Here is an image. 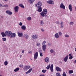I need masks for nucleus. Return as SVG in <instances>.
I'll return each mask as SVG.
<instances>
[{"label": "nucleus", "mask_w": 76, "mask_h": 76, "mask_svg": "<svg viewBox=\"0 0 76 76\" xmlns=\"http://www.w3.org/2000/svg\"><path fill=\"white\" fill-rule=\"evenodd\" d=\"M42 6V3L41 2H39L35 5L36 7H40Z\"/></svg>", "instance_id": "nucleus-1"}, {"label": "nucleus", "mask_w": 76, "mask_h": 76, "mask_svg": "<svg viewBox=\"0 0 76 76\" xmlns=\"http://www.w3.org/2000/svg\"><path fill=\"white\" fill-rule=\"evenodd\" d=\"M10 37L11 38H15V37H16V34L15 33H12L11 31Z\"/></svg>", "instance_id": "nucleus-2"}, {"label": "nucleus", "mask_w": 76, "mask_h": 76, "mask_svg": "<svg viewBox=\"0 0 76 76\" xmlns=\"http://www.w3.org/2000/svg\"><path fill=\"white\" fill-rule=\"evenodd\" d=\"M11 31H7L5 32V34L6 35H7V36H8V37H10V35L11 34Z\"/></svg>", "instance_id": "nucleus-3"}, {"label": "nucleus", "mask_w": 76, "mask_h": 76, "mask_svg": "<svg viewBox=\"0 0 76 76\" xmlns=\"http://www.w3.org/2000/svg\"><path fill=\"white\" fill-rule=\"evenodd\" d=\"M38 53L37 52H36L34 55V60H36L38 57Z\"/></svg>", "instance_id": "nucleus-4"}, {"label": "nucleus", "mask_w": 76, "mask_h": 76, "mask_svg": "<svg viewBox=\"0 0 76 76\" xmlns=\"http://www.w3.org/2000/svg\"><path fill=\"white\" fill-rule=\"evenodd\" d=\"M19 10V7L16 6L14 7V10L15 13H17Z\"/></svg>", "instance_id": "nucleus-5"}, {"label": "nucleus", "mask_w": 76, "mask_h": 76, "mask_svg": "<svg viewBox=\"0 0 76 76\" xmlns=\"http://www.w3.org/2000/svg\"><path fill=\"white\" fill-rule=\"evenodd\" d=\"M60 8L63 9H65V6L63 3H61L60 5Z\"/></svg>", "instance_id": "nucleus-6"}, {"label": "nucleus", "mask_w": 76, "mask_h": 76, "mask_svg": "<svg viewBox=\"0 0 76 76\" xmlns=\"http://www.w3.org/2000/svg\"><path fill=\"white\" fill-rule=\"evenodd\" d=\"M47 3L50 4H54V1H53L50 0L47 1Z\"/></svg>", "instance_id": "nucleus-7"}, {"label": "nucleus", "mask_w": 76, "mask_h": 76, "mask_svg": "<svg viewBox=\"0 0 76 76\" xmlns=\"http://www.w3.org/2000/svg\"><path fill=\"white\" fill-rule=\"evenodd\" d=\"M46 45H43L42 46V50L43 51H45V50H46Z\"/></svg>", "instance_id": "nucleus-8"}, {"label": "nucleus", "mask_w": 76, "mask_h": 76, "mask_svg": "<svg viewBox=\"0 0 76 76\" xmlns=\"http://www.w3.org/2000/svg\"><path fill=\"white\" fill-rule=\"evenodd\" d=\"M23 37H24V38L27 39H28V38H29V35L26 34H24Z\"/></svg>", "instance_id": "nucleus-9"}, {"label": "nucleus", "mask_w": 76, "mask_h": 76, "mask_svg": "<svg viewBox=\"0 0 76 76\" xmlns=\"http://www.w3.org/2000/svg\"><path fill=\"white\" fill-rule=\"evenodd\" d=\"M45 62H46V63H48V62H49L50 61L48 57H46V58H45Z\"/></svg>", "instance_id": "nucleus-10"}, {"label": "nucleus", "mask_w": 76, "mask_h": 76, "mask_svg": "<svg viewBox=\"0 0 76 76\" xmlns=\"http://www.w3.org/2000/svg\"><path fill=\"white\" fill-rule=\"evenodd\" d=\"M6 13L7 14L9 15H12V12H10V10H7L6 11Z\"/></svg>", "instance_id": "nucleus-11"}, {"label": "nucleus", "mask_w": 76, "mask_h": 76, "mask_svg": "<svg viewBox=\"0 0 76 76\" xmlns=\"http://www.w3.org/2000/svg\"><path fill=\"white\" fill-rule=\"evenodd\" d=\"M56 69L57 72H61V69H60V68H59L58 66L56 67Z\"/></svg>", "instance_id": "nucleus-12"}, {"label": "nucleus", "mask_w": 76, "mask_h": 76, "mask_svg": "<svg viewBox=\"0 0 76 76\" xmlns=\"http://www.w3.org/2000/svg\"><path fill=\"white\" fill-rule=\"evenodd\" d=\"M41 16H42V17H44V16H45V17H46L47 15L45 14V13H44V12H42V13H40Z\"/></svg>", "instance_id": "nucleus-13"}, {"label": "nucleus", "mask_w": 76, "mask_h": 76, "mask_svg": "<svg viewBox=\"0 0 76 76\" xmlns=\"http://www.w3.org/2000/svg\"><path fill=\"white\" fill-rule=\"evenodd\" d=\"M69 56L68 55H67L65 58H64V60L65 62H66L67 61V60H68V58Z\"/></svg>", "instance_id": "nucleus-14"}, {"label": "nucleus", "mask_w": 76, "mask_h": 76, "mask_svg": "<svg viewBox=\"0 0 76 76\" xmlns=\"http://www.w3.org/2000/svg\"><path fill=\"white\" fill-rule=\"evenodd\" d=\"M30 68H31V66H27L24 67V69L25 70H28V69H29Z\"/></svg>", "instance_id": "nucleus-15"}, {"label": "nucleus", "mask_w": 76, "mask_h": 76, "mask_svg": "<svg viewBox=\"0 0 76 76\" xmlns=\"http://www.w3.org/2000/svg\"><path fill=\"white\" fill-rule=\"evenodd\" d=\"M32 38L33 39H37L38 38V35L36 34L33 35L32 37Z\"/></svg>", "instance_id": "nucleus-16"}, {"label": "nucleus", "mask_w": 76, "mask_h": 76, "mask_svg": "<svg viewBox=\"0 0 76 76\" xmlns=\"http://www.w3.org/2000/svg\"><path fill=\"white\" fill-rule=\"evenodd\" d=\"M60 25H61L60 28L61 29H62V28H63L64 26L63 22H61Z\"/></svg>", "instance_id": "nucleus-17"}, {"label": "nucleus", "mask_w": 76, "mask_h": 76, "mask_svg": "<svg viewBox=\"0 0 76 76\" xmlns=\"http://www.w3.org/2000/svg\"><path fill=\"white\" fill-rule=\"evenodd\" d=\"M18 35L19 37H23V34L22 33H18Z\"/></svg>", "instance_id": "nucleus-18"}, {"label": "nucleus", "mask_w": 76, "mask_h": 76, "mask_svg": "<svg viewBox=\"0 0 76 76\" xmlns=\"http://www.w3.org/2000/svg\"><path fill=\"white\" fill-rule=\"evenodd\" d=\"M72 5L71 4H70L69 6V9L70 10L71 12L72 11Z\"/></svg>", "instance_id": "nucleus-19"}, {"label": "nucleus", "mask_w": 76, "mask_h": 76, "mask_svg": "<svg viewBox=\"0 0 76 76\" xmlns=\"http://www.w3.org/2000/svg\"><path fill=\"white\" fill-rule=\"evenodd\" d=\"M21 28L23 30H26V26H25L23 25V26H22L21 27Z\"/></svg>", "instance_id": "nucleus-20"}, {"label": "nucleus", "mask_w": 76, "mask_h": 76, "mask_svg": "<svg viewBox=\"0 0 76 76\" xmlns=\"http://www.w3.org/2000/svg\"><path fill=\"white\" fill-rule=\"evenodd\" d=\"M38 8H39L37 10L38 12H42V7H39Z\"/></svg>", "instance_id": "nucleus-21"}, {"label": "nucleus", "mask_w": 76, "mask_h": 76, "mask_svg": "<svg viewBox=\"0 0 76 76\" xmlns=\"http://www.w3.org/2000/svg\"><path fill=\"white\" fill-rule=\"evenodd\" d=\"M55 37L56 38H59V35H58V33H56L55 35Z\"/></svg>", "instance_id": "nucleus-22"}, {"label": "nucleus", "mask_w": 76, "mask_h": 76, "mask_svg": "<svg viewBox=\"0 0 76 76\" xmlns=\"http://www.w3.org/2000/svg\"><path fill=\"white\" fill-rule=\"evenodd\" d=\"M32 70V68L30 69L28 71L26 72V74H28V73H31Z\"/></svg>", "instance_id": "nucleus-23"}, {"label": "nucleus", "mask_w": 76, "mask_h": 76, "mask_svg": "<svg viewBox=\"0 0 76 76\" xmlns=\"http://www.w3.org/2000/svg\"><path fill=\"white\" fill-rule=\"evenodd\" d=\"M42 12H43L45 14V15H46L47 13V10L46 9H44Z\"/></svg>", "instance_id": "nucleus-24"}, {"label": "nucleus", "mask_w": 76, "mask_h": 76, "mask_svg": "<svg viewBox=\"0 0 76 76\" xmlns=\"http://www.w3.org/2000/svg\"><path fill=\"white\" fill-rule=\"evenodd\" d=\"M34 1H35V0H28V1L31 4L32 3H33Z\"/></svg>", "instance_id": "nucleus-25"}, {"label": "nucleus", "mask_w": 76, "mask_h": 76, "mask_svg": "<svg viewBox=\"0 0 76 76\" xmlns=\"http://www.w3.org/2000/svg\"><path fill=\"white\" fill-rule=\"evenodd\" d=\"M1 35L3 37H6V35L5 33L3 32L1 33Z\"/></svg>", "instance_id": "nucleus-26"}, {"label": "nucleus", "mask_w": 76, "mask_h": 76, "mask_svg": "<svg viewBox=\"0 0 76 76\" xmlns=\"http://www.w3.org/2000/svg\"><path fill=\"white\" fill-rule=\"evenodd\" d=\"M19 6H20V7H21L22 8H23V9H24L25 8V7L23 6V4H20L19 5Z\"/></svg>", "instance_id": "nucleus-27"}, {"label": "nucleus", "mask_w": 76, "mask_h": 76, "mask_svg": "<svg viewBox=\"0 0 76 76\" xmlns=\"http://www.w3.org/2000/svg\"><path fill=\"white\" fill-rule=\"evenodd\" d=\"M19 69H20L19 68H16L15 69H14V72H18V71H19Z\"/></svg>", "instance_id": "nucleus-28"}, {"label": "nucleus", "mask_w": 76, "mask_h": 76, "mask_svg": "<svg viewBox=\"0 0 76 76\" xmlns=\"http://www.w3.org/2000/svg\"><path fill=\"white\" fill-rule=\"evenodd\" d=\"M40 24L41 26H42V25H44V22L43 21V20H41L40 23Z\"/></svg>", "instance_id": "nucleus-29"}, {"label": "nucleus", "mask_w": 76, "mask_h": 76, "mask_svg": "<svg viewBox=\"0 0 76 76\" xmlns=\"http://www.w3.org/2000/svg\"><path fill=\"white\" fill-rule=\"evenodd\" d=\"M38 52H39V53H42V50L41 49V48H40L39 49Z\"/></svg>", "instance_id": "nucleus-30"}, {"label": "nucleus", "mask_w": 76, "mask_h": 76, "mask_svg": "<svg viewBox=\"0 0 76 76\" xmlns=\"http://www.w3.org/2000/svg\"><path fill=\"white\" fill-rule=\"evenodd\" d=\"M69 74H72L73 73V71L72 70H70L69 71Z\"/></svg>", "instance_id": "nucleus-31"}, {"label": "nucleus", "mask_w": 76, "mask_h": 76, "mask_svg": "<svg viewBox=\"0 0 76 76\" xmlns=\"http://www.w3.org/2000/svg\"><path fill=\"white\" fill-rule=\"evenodd\" d=\"M27 19L28 20H31V19H32V18H31V17H28V18H27Z\"/></svg>", "instance_id": "nucleus-32"}, {"label": "nucleus", "mask_w": 76, "mask_h": 76, "mask_svg": "<svg viewBox=\"0 0 76 76\" xmlns=\"http://www.w3.org/2000/svg\"><path fill=\"white\" fill-rule=\"evenodd\" d=\"M4 64L5 66H7L8 64V62H7V61H5L4 62Z\"/></svg>", "instance_id": "nucleus-33"}, {"label": "nucleus", "mask_w": 76, "mask_h": 76, "mask_svg": "<svg viewBox=\"0 0 76 76\" xmlns=\"http://www.w3.org/2000/svg\"><path fill=\"white\" fill-rule=\"evenodd\" d=\"M42 73H45L47 72V70L43 69L42 70Z\"/></svg>", "instance_id": "nucleus-34"}, {"label": "nucleus", "mask_w": 76, "mask_h": 76, "mask_svg": "<svg viewBox=\"0 0 76 76\" xmlns=\"http://www.w3.org/2000/svg\"><path fill=\"white\" fill-rule=\"evenodd\" d=\"M47 42L45 41H43L42 43V45H45V43Z\"/></svg>", "instance_id": "nucleus-35"}, {"label": "nucleus", "mask_w": 76, "mask_h": 76, "mask_svg": "<svg viewBox=\"0 0 76 76\" xmlns=\"http://www.w3.org/2000/svg\"><path fill=\"white\" fill-rule=\"evenodd\" d=\"M56 76H61V75H60V73H56Z\"/></svg>", "instance_id": "nucleus-36"}, {"label": "nucleus", "mask_w": 76, "mask_h": 76, "mask_svg": "<svg viewBox=\"0 0 76 76\" xmlns=\"http://www.w3.org/2000/svg\"><path fill=\"white\" fill-rule=\"evenodd\" d=\"M50 64H49V65H48V66L46 67V69H50Z\"/></svg>", "instance_id": "nucleus-37"}, {"label": "nucleus", "mask_w": 76, "mask_h": 76, "mask_svg": "<svg viewBox=\"0 0 76 76\" xmlns=\"http://www.w3.org/2000/svg\"><path fill=\"white\" fill-rule=\"evenodd\" d=\"M65 38H69V35L68 34H66L65 35Z\"/></svg>", "instance_id": "nucleus-38"}, {"label": "nucleus", "mask_w": 76, "mask_h": 76, "mask_svg": "<svg viewBox=\"0 0 76 76\" xmlns=\"http://www.w3.org/2000/svg\"><path fill=\"white\" fill-rule=\"evenodd\" d=\"M74 24V23L73 22H70L69 23V25H73Z\"/></svg>", "instance_id": "nucleus-39"}, {"label": "nucleus", "mask_w": 76, "mask_h": 76, "mask_svg": "<svg viewBox=\"0 0 76 76\" xmlns=\"http://www.w3.org/2000/svg\"><path fill=\"white\" fill-rule=\"evenodd\" d=\"M36 45H37V46L38 47H39L40 45H41V44L39 43L38 42L37 44H36Z\"/></svg>", "instance_id": "nucleus-40"}, {"label": "nucleus", "mask_w": 76, "mask_h": 76, "mask_svg": "<svg viewBox=\"0 0 76 76\" xmlns=\"http://www.w3.org/2000/svg\"><path fill=\"white\" fill-rule=\"evenodd\" d=\"M50 52L51 53H54V50L53 49H51L50 50Z\"/></svg>", "instance_id": "nucleus-41"}, {"label": "nucleus", "mask_w": 76, "mask_h": 76, "mask_svg": "<svg viewBox=\"0 0 76 76\" xmlns=\"http://www.w3.org/2000/svg\"><path fill=\"white\" fill-rule=\"evenodd\" d=\"M51 43H48V45L49 47H50V46H51Z\"/></svg>", "instance_id": "nucleus-42"}, {"label": "nucleus", "mask_w": 76, "mask_h": 76, "mask_svg": "<svg viewBox=\"0 0 76 76\" xmlns=\"http://www.w3.org/2000/svg\"><path fill=\"white\" fill-rule=\"evenodd\" d=\"M2 39L4 41H6V38H3Z\"/></svg>", "instance_id": "nucleus-43"}, {"label": "nucleus", "mask_w": 76, "mask_h": 76, "mask_svg": "<svg viewBox=\"0 0 76 76\" xmlns=\"http://www.w3.org/2000/svg\"><path fill=\"white\" fill-rule=\"evenodd\" d=\"M40 55L41 57H42L43 56V55H42V52L40 53Z\"/></svg>", "instance_id": "nucleus-44"}, {"label": "nucleus", "mask_w": 76, "mask_h": 76, "mask_svg": "<svg viewBox=\"0 0 76 76\" xmlns=\"http://www.w3.org/2000/svg\"><path fill=\"white\" fill-rule=\"evenodd\" d=\"M63 76H66V74L65 73V72L63 73Z\"/></svg>", "instance_id": "nucleus-45"}, {"label": "nucleus", "mask_w": 76, "mask_h": 76, "mask_svg": "<svg viewBox=\"0 0 76 76\" xmlns=\"http://www.w3.org/2000/svg\"><path fill=\"white\" fill-rule=\"evenodd\" d=\"M58 34H59V36H60V37H61V35H62L61 32H58Z\"/></svg>", "instance_id": "nucleus-46"}, {"label": "nucleus", "mask_w": 76, "mask_h": 76, "mask_svg": "<svg viewBox=\"0 0 76 76\" xmlns=\"http://www.w3.org/2000/svg\"><path fill=\"white\" fill-rule=\"evenodd\" d=\"M28 54H32V51L29 50L28 51Z\"/></svg>", "instance_id": "nucleus-47"}, {"label": "nucleus", "mask_w": 76, "mask_h": 76, "mask_svg": "<svg viewBox=\"0 0 76 76\" xmlns=\"http://www.w3.org/2000/svg\"><path fill=\"white\" fill-rule=\"evenodd\" d=\"M69 58V59H70V60H71V59H72V58H73V56H70Z\"/></svg>", "instance_id": "nucleus-48"}, {"label": "nucleus", "mask_w": 76, "mask_h": 76, "mask_svg": "<svg viewBox=\"0 0 76 76\" xmlns=\"http://www.w3.org/2000/svg\"><path fill=\"white\" fill-rule=\"evenodd\" d=\"M20 26H22V23L21 22H20L19 24Z\"/></svg>", "instance_id": "nucleus-49"}, {"label": "nucleus", "mask_w": 76, "mask_h": 76, "mask_svg": "<svg viewBox=\"0 0 76 76\" xmlns=\"http://www.w3.org/2000/svg\"><path fill=\"white\" fill-rule=\"evenodd\" d=\"M56 23H57L58 25H59L60 24V22L59 21H56Z\"/></svg>", "instance_id": "nucleus-50"}, {"label": "nucleus", "mask_w": 76, "mask_h": 76, "mask_svg": "<svg viewBox=\"0 0 76 76\" xmlns=\"http://www.w3.org/2000/svg\"><path fill=\"white\" fill-rule=\"evenodd\" d=\"M50 70L52 72H53V68H50Z\"/></svg>", "instance_id": "nucleus-51"}, {"label": "nucleus", "mask_w": 76, "mask_h": 76, "mask_svg": "<svg viewBox=\"0 0 76 76\" xmlns=\"http://www.w3.org/2000/svg\"><path fill=\"white\" fill-rule=\"evenodd\" d=\"M50 68H53V64H52L51 65Z\"/></svg>", "instance_id": "nucleus-52"}, {"label": "nucleus", "mask_w": 76, "mask_h": 76, "mask_svg": "<svg viewBox=\"0 0 76 76\" xmlns=\"http://www.w3.org/2000/svg\"><path fill=\"white\" fill-rule=\"evenodd\" d=\"M20 67H21V68H22V67H23V65H20Z\"/></svg>", "instance_id": "nucleus-53"}, {"label": "nucleus", "mask_w": 76, "mask_h": 76, "mask_svg": "<svg viewBox=\"0 0 76 76\" xmlns=\"http://www.w3.org/2000/svg\"><path fill=\"white\" fill-rule=\"evenodd\" d=\"M4 7H8V5H7V4L4 5Z\"/></svg>", "instance_id": "nucleus-54"}, {"label": "nucleus", "mask_w": 76, "mask_h": 76, "mask_svg": "<svg viewBox=\"0 0 76 76\" xmlns=\"http://www.w3.org/2000/svg\"><path fill=\"white\" fill-rule=\"evenodd\" d=\"M41 30L42 31V32H44V29H43V28H42Z\"/></svg>", "instance_id": "nucleus-55"}, {"label": "nucleus", "mask_w": 76, "mask_h": 76, "mask_svg": "<svg viewBox=\"0 0 76 76\" xmlns=\"http://www.w3.org/2000/svg\"><path fill=\"white\" fill-rule=\"evenodd\" d=\"M69 56H72V54L70 53V54H69Z\"/></svg>", "instance_id": "nucleus-56"}, {"label": "nucleus", "mask_w": 76, "mask_h": 76, "mask_svg": "<svg viewBox=\"0 0 76 76\" xmlns=\"http://www.w3.org/2000/svg\"><path fill=\"white\" fill-rule=\"evenodd\" d=\"M22 53H23H23H24V50H23L22 51Z\"/></svg>", "instance_id": "nucleus-57"}, {"label": "nucleus", "mask_w": 76, "mask_h": 76, "mask_svg": "<svg viewBox=\"0 0 76 76\" xmlns=\"http://www.w3.org/2000/svg\"><path fill=\"white\" fill-rule=\"evenodd\" d=\"M4 1H8V0H4Z\"/></svg>", "instance_id": "nucleus-58"}, {"label": "nucleus", "mask_w": 76, "mask_h": 76, "mask_svg": "<svg viewBox=\"0 0 76 76\" xmlns=\"http://www.w3.org/2000/svg\"><path fill=\"white\" fill-rule=\"evenodd\" d=\"M2 7H4V5H2Z\"/></svg>", "instance_id": "nucleus-59"}, {"label": "nucleus", "mask_w": 76, "mask_h": 76, "mask_svg": "<svg viewBox=\"0 0 76 76\" xmlns=\"http://www.w3.org/2000/svg\"><path fill=\"white\" fill-rule=\"evenodd\" d=\"M2 6V5L0 4V7H1Z\"/></svg>", "instance_id": "nucleus-60"}, {"label": "nucleus", "mask_w": 76, "mask_h": 76, "mask_svg": "<svg viewBox=\"0 0 76 76\" xmlns=\"http://www.w3.org/2000/svg\"><path fill=\"white\" fill-rule=\"evenodd\" d=\"M1 19L3 18V16H1Z\"/></svg>", "instance_id": "nucleus-61"}, {"label": "nucleus", "mask_w": 76, "mask_h": 76, "mask_svg": "<svg viewBox=\"0 0 76 76\" xmlns=\"http://www.w3.org/2000/svg\"><path fill=\"white\" fill-rule=\"evenodd\" d=\"M20 58H21V57H22V55H20Z\"/></svg>", "instance_id": "nucleus-62"}, {"label": "nucleus", "mask_w": 76, "mask_h": 76, "mask_svg": "<svg viewBox=\"0 0 76 76\" xmlns=\"http://www.w3.org/2000/svg\"><path fill=\"white\" fill-rule=\"evenodd\" d=\"M74 62L75 63H76V60H75L74 61Z\"/></svg>", "instance_id": "nucleus-63"}, {"label": "nucleus", "mask_w": 76, "mask_h": 76, "mask_svg": "<svg viewBox=\"0 0 76 76\" xmlns=\"http://www.w3.org/2000/svg\"><path fill=\"white\" fill-rule=\"evenodd\" d=\"M60 63H62V62H61V61H60Z\"/></svg>", "instance_id": "nucleus-64"}]
</instances>
